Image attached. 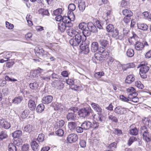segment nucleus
Listing matches in <instances>:
<instances>
[{
    "mask_svg": "<svg viewBox=\"0 0 151 151\" xmlns=\"http://www.w3.org/2000/svg\"><path fill=\"white\" fill-rule=\"evenodd\" d=\"M5 79L6 81H16L17 80L14 78H11L9 77L8 76H6L5 77Z\"/></svg>",
    "mask_w": 151,
    "mask_h": 151,
    "instance_id": "obj_63",
    "label": "nucleus"
},
{
    "mask_svg": "<svg viewBox=\"0 0 151 151\" xmlns=\"http://www.w3.org/2000/svg\"><path fill=\"white\" fill-rule=\"evenodd\" d=\"M99 45L98 43L96 42H94L92 43L91 45V51L93 52H96L98 49Z\"/></svg>",
    "mask_w": 151,
    "mask_h": 151,
    "instance_id": "obj_22",
    "label": "nucleus"
},
{
    "mask_svg": "<svg viewBox=\"0 0 151 151\" xmlns=\"http://www.w3.org/2000/svg\"><path fill=\"white\" fill-rule=\"evenodd\" d=\"M91 31L87 29V27L83 31L82 33H81L82 39V42H85L86 39V37L89 36L91 34Z\"/></svg>",
    "mask_w": 151,
    "mask_h": 151,
    "instance_id": "obj_10",
    "label": "nucleus"
},
{
    "mask_svg": "<svg viewBox=\"0 0 151 151\" xmlns=\"http://www.w3.org/2000/svg\"><path fill=\"white\" fill-rule=\"evenodd\" d=\"M127 91L128 92L131 93H135V89L132 87H130L127 88Z\"/></svg>",
    "mask_w": 151,
    "mask_h": 151,
    "instance_id": "obj_61",
    "label": "nucleus"
},
{
    "mask_svg": "<svg viewBox=\"0 0 151 151\" xmlns=\"http://www.w3.org/2000/svg\"><path fill=\"white\" fill-rule=\"evenodd\" d=\"M139 74L141 77L143 78L146 77V73L150 69L149 67L145 64H141L139 67Z\"/></svg>",
    "mask_w": 151,
    "mask_h": 151,
    "instance_id": "obj_3",
    "label": "nucleus"
},
{
    "mask_svg": "<svg viewBox=\"0 0 151 151\" xmlns=\"http://www.w3.org/2000/svg\"><path fill=\"white\" fill-rule=\"evenodd\" d=\"M72 25L71 19L69 17L64 16L63 17V21L60 22L58 24V29L62 32L65 30L67 26L71 27Z\"/></svg>",
    "mask_w": 151,
    "mask_h": 151,
    "instance_id": "obj_1",
    "label": "nucleus"
},
{
    "mask_svg": "<svg viewBox=\"0 0 151 151\" xmlns=\"http://www.w3.org/2000/svg\"><path fill=\"white\" fill-rule=\"evenodd\" d=\"M29 86L31 89H36L38 88L39 85L37 82H35L32 83H30L29 84Z\"/></svg>",
    "mask_w": 151,
    "mask_h": 151,
    "instance_id": "obj_39",
    "label": "nucleus"
},
{
    "mask_svg": "<svg viewBox=\"0 0 151 151\" xmlns=\"http://www.w3.org/2000/svg\"><path fill=\"white\" fill-rule=\"evenodd\" d=\"M135 86L139 89H142L144 87L143 85L139 81H137L135 82Z\"/></svg>",
    "mask_w": 151,
    "mask_h": 151,
    "instance_id": "obj_46",
    "label": "nucleus"
},
{
    "mask_svg": "<svg viewBox=\"0 0 151 151\" xmlns=\"http://www.w3.org/2000/svg\"><path fill=\"white\" fill-rule=\"evenodd\" d=\"M93 118L94 119L97 120L102 121L104 119L103 116L102 114H96L93 116Z\"/></svg>",
    "mask_w": 151,
    "mask_h": 151,
    "instance_id": "obj_28",
    "label": "nucleus"
},
{
    "mask_svg": "<svg viewBox=\"0 0 151 151\" xmlns=\"http://www.w3.org/2000/svg\"><path fill=\"white\" fill-rule=\"evenodd\" d=\"M80 47L81 50H82L85 54H86L88 53L89 50L88 45L84 46L82 45Z\"/></svg>",
    "mask_w": 151,
    "mask_h": 151,
    "instance_id": "obj_32",
    "label": "nucleus"
},
{
    "mask_svg": "<svg viewBox=\"0 0 151 151\" xmlns=\"http://www.w3.org/2000/svg\"><path fill=\"white\" fill-rule=\"evenodd\" d=\"M35 51L37 55H42L44 53V50L42 48L36 47Z\"/></svg>",
    "mask_w": 151,
    "mask_h": 151,
    "instance_id": "obj_38",
    "label": "nucleus"
},
{
    "mask_svg": "<svg viewBox=\"0 0 151 151\" xmlns=\"http://www.w3.org/2000/svg\"><path fill=\"white\" fill-rule=\"evenodd\" d=\"M68 9L70 11H74L76 9V6L73 4H70L68 5Z\"/></svg>",
    "mask_w": 151,
    "mask_h": 151,
    "instance_id": "obj_55",
    "label": "nucleus"
},
{
    "mask_svg": "<svg viewBox=\"0 0 151 151\" xmlns=\"http://www.w3.org/2000/svg\"><path fill=\"white\" fill-rule=\"evenodd\" d=\"M100 44L103 48H105L107 47L108 42L106 40H101L100 41Z\"/></svg>",
    "mask_w": 151,
    "mask_h": 151,
    "instance_id": "obj_45",
    "label": "nucleus"
},
{
    "mask_svg": "<svg viewBox=\"0 0 151 151\" xmlns=\"http://www.w3.org/2000/svg\"><path fill=\"white\" fill-rule=\"evenodd\" d=\"M67 33L68 35L71 37L76 36L77 35H81L82 34L81 33H79L77 32L74 29L72 28H70L68 29Z\"/></svg>",
    "mask_w": 151,
    "mask_h": 151,
    "instance_id": "obj_11",
    "label": "nucleus"
},
{
    "mask_svg": "<svg viewBox=\"0 0 151 151\" xmlns=\"http://www.w3.org/2000/svg\"><path fill=\"white\" fill-rule=\"evenodd\" d=\"M137 26L138 29L142 30H146L148 29V26L145 24L139 23Z\"/></svg>",
    "mask_w": 151,
    "mask_h": 151,
    "instance_id": "obj_23",
    "label": "nucleus"
},
{
    "mask_svg": "<svg viewBox=\"0 0 151 151\" xmlns=\"http://www.w3.org/2000/svg\"><path fill=\"white\" fill-rule=\"evenodd\" d=\"M142 122L146 126L148 127H151V125L150 124V121L149 119L147 118H144L142 119Z\"/></svg>",
    "mask_w": 151,
    "mask_h": 151,
    "instance_id": "obj_41",
    "label": "nucleus"
},
{
    "mask_svg": "<svg viewBox=\"0 0 151 151\" xmlns=\"http://www.w3.org/2000/svg\"><path fill=\"white\" fill-rule=\"evenodd\" d=\"M135 80L134 76L133 74H130L127 76L125 80L126 83L131 84Z\"/></svg>",
    "mask_w": 151,
    "mask_h": 151,
    "instance_id": "obj_13",
    "label": "nucleus"
},
{
    "mask_svg": "<svg viewBox=\"0 0 151 151\" xmlns=\"http://www.w3.org/2000/svg\"><path fill=\"white\" fill-rule=\"evenodd\" d=\"M91 106L96 112L101 113L102 112V109L97 104L92 103L91 104Z\"/></svg>",
    "mask_w": 151,
    "mask_h": 151,
    "instance_id": "obj_20",
    "label": "nucleus"
},
{
    "mask_svg": "<svg viewBox=\"0 0 151 151\" xmlns=\"http://www.w3.org/2000/svg\"><path fill=\"white\" fill-rule=\"evenodd\" d=\"M9 151H17V148L14 144L13 143H10L8 146Z\"/></svg>",
    "mask_w": 151,
    "mask_h": 151,
    "instance_id": "obj_30",
    "label": "nucleus"
},
{
    "mask_svg": "<svg viewBox=\"0 0 151 151\" xmlns=\"http://www.w3.org/2000/svg\"><path fill=\"white\" fill-rule=\"evenodd\" d=\"M78 6L80 10L83 11L85 9L86 5L85 2L83 1H79L78 2Z\"/></svg>",
    "mask_w": 151,
    "mask_h": 151,
    "instance_id": "obj_24",
    "label": "nucleus"
},
{
    "mask_svg": "<svg viewBox=\"0 0 151 151\" xmlns=\"http://www.w3.org/2000/svg\"><path fill=\"white\" fill-rule=\"evenodd\" d=\"M104 75V73L103 71H101L98 72L96 73L94 75V77L97 78H101L102 76H103Z\"/></svg>",
    "mask_w": 151,
    "mask_h": 151,
    "instance_id": "obj_44",
    "label": "nucleus"
},
{
    "mask_svg": "<svg viewBox=\"0 0 151 151\" xmlns=\"http://www.w3.org/2000/svg\"><path fill=\"white\" fill-rule=\"evenodd\" d=\"M141 131L143 133V138L147 142L150 141V135L148 132L145 126H143L141 127Z\"/></svg>",
    "mask_w": 151,
    "mask_h": 151,
    "instance_id": "obj_4",
    "label": "nucleus"
},
{
    "mask_svg": "<svg viewBox=\"0 0 151 151\" xmlns=\"http://www.w3.org/2000/svg\"><path fill=\"white\" fill-rule=\"evenodd\" d=\"M114 29V27L112 24H109L106 27V30L109 32H111Z\"/></svg>",
    "mask_w": 151,
    "mask_h": 151,
    "instance_id": "obj_42",
    "label": "nucleus"
},
{
    "mask_svg": "<svg viewBox=\"0 0 151 151\" xmlns=\"http://www.w3.org/2000/svg\"><path fill=\"white\" fill-rule=\"evenodd\" d=\"M92 110L89 107H86L81 109L79 111L78 113H92Z\"/></svg>",
    "mask_w": 151,
    "mask_h": 151,
    "instance_id": "obj_19",
    "label": "nucleus"
},
{
    "mask_svg": "<svg viewBox=\"0 0 151 151\" xmlns=\"http://www.w3.org/2000/svg\"><path fill=\"white\" fill-rule=\"evenodd\" d=\"M28 107L31 111L34 110L36 106L35 102L32 99H30L28 101Z\"/></svg>",
    "mask_w": 151,
    "mask_h": 151,
    "instance_id": "obj_15",
    "label": "nucleus"
},
{
    "mask_svg": "<svg viewBox=\"0 0 151 151\" xmlns=\"http://www.w3.org/2000/svg\"><path fill=\"white\" fill-rule=\"evenodd\" d=\"M115 111L116 113H130V111L127 108L121 106L116 107L115 109Z\"/></svg>",
    "mask_w": 151,
    "mask_h": 151,
    "instance_id": "obj_7",
    "label": "nucleus"
},
{
    "mask_svg": "<svg viewBox=\"0 0 151 151\" xmlns=\"http://www.w3.org/2000/svg\"><path fill=\"white\" fill-rule=\"evenodd\" d=\"M134 46L135 48L137 50H141L144 48L143 43L140 42H136Z\"/></svg>",
    "mask_w": 151,
    "mask_h": 151,
    "instance_id": "obj_18",
    "label": "nucleus"
},
{
    "mask_svg": "<svg viewBox=\"0 0 151 151\" xmlns=\"http://www.w3.org/2000/svg\"><path fill=\"white\" fill-rule=\"evenodd\" d=\"M135 139L136 138L134 137H131L128 141V145L129 146L131 145L132 143L135 141Z\"/></svg>",
    "mask_w": 151,
    "mask_h": 151,
    "instance_id": "obj_59",
    "label": "nucleus"
},
{
    "mask_svg": "<svg viewBox=\"0 0 151 151\" xmlns=\"http://www.w3.org/2000/svg\"><path fill=\"white\" fill-rule=\"evenodd\" d=\"M55 133L56 134L59 136H62L64 134V132L62 129H59L57 130Z\"/></svg>",
    "mask_w": 151,
    "mask_h": 151,
    "instance_id": "obj_50",
    "label": "nucleus"
},
{
    "mask_svg": "<svg viewBox=\"0 0 151 151\" xmlns=\"http://www.w3.org/2000/svg\"><path fill=\"white\" fill-rule=\"evenodd\" d=\"M6 27L9 29H12L14 27V25L13 24L7 21L6 22Z\"/></svg>",
    "mask_w": 151,
    "mask_h": 151,
    "instance_id": "obj_58",
    "label": "nucleus"
},
{
    "mask_svg": "<svg viewBox=\"0 0 151 151\" xmlns=\"http://www.w3.org/2000/svg\"><path fill=\"white\" fill-rule=\"evenodd\" d=\"M76 126V123L74 122H70L68 123V126L69 128L71 130L74 129Z\"/></svg>",
    "mask_w": 151,
    "mask_h": 151,
    "instance_id": "obj_37",
    "label": "nucleus"
},
{
    "mask_svg": "<svg viewBox=\"0 0 151 151\" xmlns=\"http://www.w3.org/2000/svg\"><path fill=\"white\" fill-rule=\"evenodd\" d=\"M44 135L43 134H40L39 135L37 140L39 142H42L44 140Z\"/></svg>",
    "mask_w": 151,
    "mask_h": 151,
    "instance_id": "obj_51",
    "label": "nucleus"
},
{
    "mask_svg": "<svg viewBox=\"0 0 151 151\" xmlns=\"http://www.w3.org/2000/svg\"><path fill=\"white\" fill-rule=\"evenodd\" d=\"M29 145L27 144L24 145L22 147V149L23 151H27L29 149Z\"/></svg>",
    "mask_w": 151,
    "mask_h": 151,
    "instance_id": "obj_62",
    "label": "nucleus"
},
{
    "mask_svg": "<svg viewBox=\"0 0 151 151\" xmlns=\"http://www.w3.org/2000/svg\"><path fill=\"white\" fill-rule=\"evenodd\" d=\"M129 0H122L121 2L120 6L122 7H127L129 6Z\"/></svg>",
    "mask_w": 151,
    "mask_h": 151,
    "instance_id": "obj_26",
    "label": "nucleus"
},
{
    "mask_svg": "<svg viewBox=\"0 0 151 151\" xmlns=\"http://www.w3.org/2000/svg\"><path fill=\"white\" fill-rule=\"evenodd\" d=\"M31 146L32 150L34 151H37L40 149L38 144L35 141H32Z\"/></svg>",
    "mask_w": 151,
    "mask_h": 151,
    "instance_id": "obj_14",
    "label": "nucleus"
},
{
    "mask_svg": "<svg viewBox=\"0 0 151 151\" xmlns=\"http://www.w3.org/2000/svg\"><path fill=\"white\" fill-rule=\"evenodd\" d=\"M23 143V140L20 138H18L16 140H15L13 142V144H14L15 145L17 146H19L21 145Z\"/></svg>",
    "mask_w": 151,
    "mask_h": 151,
    "instance_id": "obj_36",
    "label": "nucleus"
},
{
    "mask_svg": "<svg viewBox=\"0 0 151 151\" xmlns=\"http://www.w3.org/2000/svg\"><path fill=\"white\" fill-rule=\"evenodd\" d=\"M137 93L136 92L130 93L128 95V97L131 101L133 98L137 96Z\"/></svg>",
    "mask_w": 151,
    "mask_h": 151,
    "instance_id": "obj_54",
    "label": "nucleus"
},
{
    "mask_svg": "<svg viewBox=\"0 0 151 151\" xmlns=\"http://www.w3.org/2000/svg\"><path fill=\"white\" fill-rule=\"evenodd\" d=\"M38 12L40 14H41L43 16L46 15L48 16L49 14L47 10L43 9H39Z\"/></svg>",
    "mask_w": 151,
    "mask_h": 151,
    "instance_id": "obj_25",
    "label": "nucleus"
},
{
    "mask_svg": "<svg viewBox=\"0 0 151 151\" xmlns=\"http://www.w3.org/2000/svg\"><path fill=\"white\" fill-rule=\"evenodd\" d=\"M137 38V35L134 34L132 36L130 37L128 40L129 43L132 44L135 41Z\"/></svg>",
    "mask_w": 151,
    "mask_h": 151,
    "instance_id": "obj_35",
    "label": "nucleus"
},
{
    "mask_svg": "<svg viewBox=\"0 0 151 151\" xmlns=\"http://www.w3.org/2000/svg\"><path fill=\"white\" fill-rule=\"evenodd\" d=\"M62 12V9L61 8H59L53 12L54 14L55 15H60Z\"/></svg>",
    "mask_w": 151,
    "mask_h": 151,
    "instance_id": "obj_49",
    "label": "nucleus"
},
{
    "mask_svg": "<svg viewBox=\"0 0 151 151\" xmlns=\"http://www.w3.org/2000/svg\"><path fill=\"white\" fill-rule=\"evenodd\" d=\"M0 126L5 129H9L11 127L10 123L3 119H0Z\"/></svg>",
    "mask_w": 151,
    "mask_h": 151,
    "instance_id": "obj_6",
    "label": "nucleus"
},
{
    "mask_svg": "<svg viewBox=\"0 0 151 151\" xmlns=\"http://www.w3.org/2000/svg\"><path fill=\"white\" fill-rule=\"evenodd\" d=\"M87 26V29L90 30L91 32H96L97 31L96 27L92 23H88Z\"/></svg>",
    "mask_w": 151,
    "mask_h": 151,
    "instance_id": "obj_17",
    "label": "nucleus"
},
{
    "mask_svg": "<svg viewBox=\"0 0 151 151\" xmlns=\"http://www.w3.org/2000/svg\"><path fill=\"white\" fill-rule=\"evenodd\" d=\"M82 35H78L76 36L75 38H73L70 39L69 41V43L71 45L73 46H78L82 41Z\"/></svg>",
    "mask_w": 151,
    "mask_h": 151,
    "instance_id": "obj_2",
    "label": "nucleus"
},
{
    "mask_svg": "<svg viewBox=\"0 0 151 151\" xmlns=\"http://www.w3.org/2000/svg\"><path fill=\"white\" fill-rule=\"evenodd\" d=\"M116 143L115 142H114L112 143H111L108 146V148L114 149V148H116Z\"/></svg>",
    "mask_w": 151,
    "mask_h": 151,
    "instance_id": "obj_60",
    "label": "nucleus"
},
{
    "mask_svg": "<svg viewBox=\"0 0 151 151\" xmlns=\"http://www.w3.org/2000/svg\"><path fill=\"white\" fill-rule=\"evenodd\" d=\"M78 139V137L75 134H69L67 137V140L70 143L74 142Z\"/></svg>",
    "mask_w": 151,
    "mask_h": 151,
    "instance_id": "obj_9",
    "label": "nucleus"
},
{
    "mask_svg": "<svg viewBox=\"0 0 151 151\" xmlns=\"http://www.w3.org/2000/svg\"><path fill=\"white\" fill-rule=\"evenodd\" d=\"M67 118L68 120H74L77 119L76 114H68Z\"/></svg>",
    "mask_w": 151,
    "mask_h": 151,
    "instance_id": "obj_34",
    "label": "nucleus"
},
{
    "mask_svg": "<svg viewBox=\"0 0 151 151\" xmlns=\"http://www.w3.org/2000/svg\"><path fill=\"white\" fill-rule=\"evenodd\" d=\"M91 122L86 121L84 122L81 125V127L85 130L89 129L91 128Z\"/></svg>",
    "mask_w": 151,
    "mask_h": 151,
    "instance_id": "obj_16",
    "label": "nucleus"
},
{
    "mask_svg": "<svg viewBox=\"0 0 151 151\" xmlns=\"http://www.w3.org/2000/svg\"><path fill=\"white\" fill-rule=\"evenodd\" d=\"M22 132L20 130L16 131L12 133V136L14 138H17L21 136Z\"/></svg>",
    "mask_w": 151,
    "mask_h": 151,
    "instance_id": "obj_31",
    "label": "nucleus"
},
{
    "mask_svg": "<svg viewBox=\"0 0 151 151\" xmlns=\"http://www.w3.org/2000/svg\"><path fill=\"white\" fill-rule=\"evenodd\" d=\"M87 26L86 24L84 22L80 23L78 25V27L79 29L83 30L86 28Z\"/></svg>",
    "mask_w": 151,
    "mask_h": 151,
    "instance_id": "obj_48",
    "label": "nucleus"
},
{
    "mask_svg": "<svg viewBox=\"0 0 151 151\" xmlns=\"http://www.w3.org/2000/svg\"><path fill=\"white\" fill-rule=\"evenodd\" d=\"M53 99L52 97L51 96H47L43 97L42 99L43 104H48L50 103Z\"/></svg>",
    "mask_w": 151,
    "mask_h": 151,
    "instance_id": "obj_12",
    "label": "nucleus"
},
{
    "mask_svg": "<svg viewBox=\"0 0 151 151\" xmlns=\"http://www.w3.org/2000/svg\"><path fill=\"white\" fill-rule=\"evenodd\" d=\"M31 126L30 125H27L24 126L23 130L26 132H29L31 131Z\"/></svg>",
    "mask_w": 151,
    "mask_h": 151,
    "instance_id": "obj_57",
    "label": "nucleus"
},
{
    "mask_svg": "<svg viewBox=\"0 0 151 151\" xmlns=\"http://www.w3.org/2000/svg\"><path fill=\"white\" fill-rule=\"evenodd\" d=\"M99 127V123L95 121L93 122V123H91V128H92L94 129H97Z\"/></svg>",
    "mask_w": 151,
    "mask_h": 151,
    "instance_id": "obj_47",
    "label": "nucleus"
},
{
    "mask_svg": "<svg viewBox=\"0 0 151 151\" xmlns=\"http://www.w3.org/2000/svg\"><path fill=\"white\" fill-rule=\"evenodd\" d=\"M44 108L45 106L43 105V104H39L37 107V111L38 113H41L44 110Z\"/></svg>",
    "mask_w": 151,
    "mask_h": 151,
    "instance_id": "obj_29",
    "label": "nucleus"
},
{
    "mask_svg": "<svg viewBox=\"0 0 151 151\" xmlns=\"http://www.w3.org/2000/svg\"><path fill=\"white\" fill-rule=\"evenodd\" d=\"M3 57L6 60H8L11 57L12 55L11 53L10 52L4 51L3 53Z\"/></svg>",
    "mask_w": 151,
    "mask_h": 151,
    "instance_id": "obj_27",
    "label": "nucleus"
},
{
    "mask_svg": "<svg viewBox=\"0 0 151 151\" xmlns=\"http://www.w3.org/2000/svg\"><path fill=\"white\" fill-rule=\"evenodd\" d=\"M105 53L106 55H108L109 54V53L107 52H103L102 55L99 53L96 52L95 54L93 59L95 60H96V62L98 61H100L102 60V56L104 57V55H105Z\"/></svg>",
    "mask_w": 151,
    "mask_h": 151,
    "instance_id": "obj_8",
    "label": "nucleus"
},
{
    "mask_svg": "<svg viewBox=\"0 0 151 151\" xmlns=\"http://www.w3.org/2000/svg\"><path fill=\"white\" fill-rule=\"evenodd\" d=\"M7 136L6 133L5 131H2L0 134V138L2 139L6 138Z\"/></svg>",
    "mask_w": 151,
    "mask_h": 151,
    "instance_id": "obj_53",
    "label": "nucleus"
},
{
    "mask_svg": "<svg viewBox=\"0 0 151 151\" xmlns=\"http://www.w3.org/2000/svg\"><path fill=\"white\" fill-rule=\"evenodd\" d=\"M138 133V130L137 128L134 127L130 130V133L132 135H136Z\"/></svg>",
    "mask_w": 151,
    "mask_h": 151,
    "instance_id": "obj_43",
    "label": "nucleus"
},
{
    "mask_svg": "<svg viewBox=\"0 0 151 151\" xmlns=\"http://www.w3.org/2000/svg\"><path fill=\"white\" fill-rule=\"evenodd\" d=\"M79 144L81 147L84 148L86 147V142L84 140L80 139Z\"/></svg>",
    "mask_w": 151,
    "mask_h": 151,
    "instance_id": "obj_52",
    "label": "nucleus"
},
{
    "mask_svg": "<svg viewBox=\"0 0 151 151\" xmlns=\"http://www.w3.org/2000/svg\"><path fill=\"white\" fill-rule=\"evenodd\" d=\"M112 37L115 38L116 39L122 40L124 38V35L121 33H119L118 29H116L111 32Z\"/></svg>",
    "mask_w": 151,
    "mask_h": 151,
    "instance_id": "obj_5",
    "label": "nucleus"
},
{
    "mask_svg": "<svg viewBox=\"0 0 151 151\" xmlns=\"http://www.w3.org/2000/svg\"><path fill=\"white\" fill-rule=\"evenodd\" d=\"M122 12L125 17H131L133 15L132 12L129 9H124L122 10Z\"/></svg>",
    "mask_w": 151,
    "mask_h": 151,
    "instance_id": "obj_21",
    "label": "nucleus"
},
{
    "mask_svg": "<svg viewBox=\"0 0 151 151\" xmlns=\"http://www.w3.org/2000/svg\"><path fill=\"white\" fill-rule=\"evenodd\" d=\"M56 107H55L54 109L55 110H61L63 109V106L61 104H57L55 105Z\"/></svg>",
    "mask_w": 151,
    "mask_h": 151,
    "instance_id": "obj_56",
    "label": "nucleus"
},
{
    "mask_svg": "<svg viewBox=\"0 0 151 151\" xmlns=\"http://www.w3.org/2000/svg\"><path fill=\"white\" fill-rule=\"evenodd\" d=\"M126 54L128 57H132L134 54V50L132 49H128L127 52Z\"/></svg>",
    "mask_w": 151,
    "mask_h": 151,
    "instance_id": "obj_40",
    "label": "nucleus"
},
{
    "mask_svg": "<svg viewBox=\"0 0 151 151\" xmlns=\"http://www.w3.org/2000/svg\"><path fill=\"white\" fill-rule=\"evenodd\" d=\"M23 100V98L22 96H19L15 97L13 100V102L14 104H18L20 103Z\"/></svg>",
    "mask_w": 151,
    "mask_h": 151,
    "instance_id": "obj_33",
    "label": "nucleus"
},
{
    "mask_svg": "<svg viewBox=\"0 0 151 151\" xmlns=\"http://www.w3.org/2000/svg\"><path fill=\"white\" fill-rule=\"evenodd\" d=\"M131 17H125L123 19V21L126 23H128L130 22L131 20Z\"/></svg>",
    "mask_w": 151,
    "mask_h": 151,
    "instance_id": "obj_64",
    "label": "nucleus"
}]
</instances>
